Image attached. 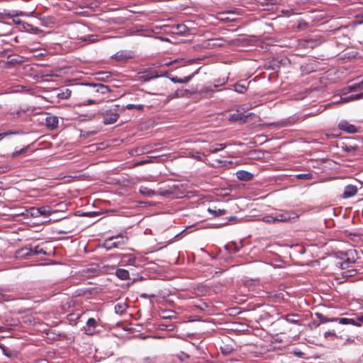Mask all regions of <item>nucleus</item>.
Listing matches in <instances>:
<instances>
[{"label": "nucleus", "instance_id": "nucleus-33", "mask_svg": "<svg viewBox=\"0 0 363 363\" xmlns=\"http://www.w3.org/2000/svg\"><path fill=\"white\" fill-rule=\"evenodd\" d=\"M263 220L266 223H275L276 222L275 220H274L273 214H271L269 216L264 217Z\"/></svg>", "mask_w": 363, "mask_h": 363}, {"label": "nucleus", "instance_id": "nucleus-10", "mask_svg": "<svg viewBox=\"0 0 363 363\" xmlns=\"http://www.w3.org/2000/svg\"><path fill=\"white\" fill-rule=\"evenodd\" d=\"M236 176L240 181H250L252 179L253 174L245 170H239L236 172Z\"/></svg>", "mask_w": 363, "mask_h": 363}, {"label": "nucleus", "instance_id": "nucleus-29", "mask_svg": "<svg viewBox=\"0 0 363 363\" xmlns=\"http://www.w3.org/2000/svg\"><path fill=\"white\" fill-rule=\"evenodd\" d=\"M144 108V106L142 105V104H138V105H135V104H128L126 106V108L128 109V110H130V109H133V108H136L138 110H143Z\"/></svg>", "mask_w": 363, "mask_h": 363}, {"label": "nucleus", "instance_id": "nucleus-16", "mask_svg": "<svg viewBox=\"0 0 363 363\" xmlns=\"http://www.w3.org/2000/svg\"><path fill=\"white\" fill-rule=\"evenodd\" d=\"M233 15H234L233 11L223 12L219 14L218 18L223 21H235V18L230 16Z\"/></svg>", "mask_w": 363, "mask_h": 363}, {"label": "nucleus", "instance_id": "nucleus-30", "mask_svg": "<svg viewBox=\"0 0 363 363\" xmlns=\"http://www.w3.org/2000/svg\"><path fill=\"white\" fill-rule=\"evenodd\" d=\"M362 86H363V79L362 80L361 82H359L358 84H355L352 86H350L349 89L350 91H352L360 89Z\"/></svg>", "mask_w": 363, "mask_h": 363}, {"label": "nucleus", "instance_id": "nucleus-53", "mask_svg": "<svg viewBox=\"0 0 363 363\" xmlns=\"http://www.w3.org/2000/svg\"><path fill=\"white\" fill-rule=\"evenodd\" d=\"M238 252V249L235 248V252Z\"/></svg>", "mask_w": 363, "mask_h": 363}, {"label": "nucleus", "instance_id": "nucleus-11", "mask_svg": "<svg viewBox=\"0 0 363 363\" xmlns=\"http://www.w3.org/2000/svg\"><path fill=\"white\" fill-rule=\"evenodd\" d=\"M45 122L47 127L54 129L57 127L58 118L55 116H48L46 117Z\"/></svg>", "mask_w": 363, "mask_h": 363}, {"label": "nucleus", "instance_id": "nucleus-20", "mask_svg": "<svg viewBox=\"0 0 363 363\" xmlns=\"http://www.w3.org/2000/svg\"><path fill=\"white\" fill-rule=\"evenodd\" d=\"M298 314H289L285 316V320L291 323H298L299 320L297 319Z\"/></svg>", "mask_w": 363, "mask_h": 363}, {"label": "nucleus", "instance_id": "nucleus-5", "mask_svg": "<svg viewBox=\"0 0 363 363\" xmlns=\"http://www.w3.org/2000/svg\"><path fill=\"white\" fill-rule=\"evenodd\" d=\"M338 128L340 130H342L346 133H355L358 132L357 127H356L355 125H354L352 124L349 123L346 121H342L340 122L338 124Z\"/></svg>", "mask_w": 363, "mask_h": 363}, {"label": "nucleus", "instance_id": "nucleus-15", "mask_svg": "<svg viewBox=\"0 0 363 363\" xmlns=\"http://www.w3.org/2000/svg\"><path fill=\"white\" fill-rule=\"evenodd\" d=\"M208 211L214 217L225 215L227 211L225 209L214 208H208Z\"/></svg>", "mask_w": 363, "mask_h": 363}, {"label": "nucleus", "instance_id": "nucleus-27", "mask_svg": "<svg viewBox=\"0 0 363 363\" xmlns=\"http://www.w3.org/2000/svg\"><path fill=\"white\" fill-rule=\"evenodd\" d=\"M71 90L67 89L65 91H62L60 94H58V96L61 99H68L71 96Z\"/></svg>", "mask_w": 363, "mask_h": 363}, {"label": "nucleus", "instance_id": "nucleus-26", "mask_svg": "<svg viewBox=\"0 0 363 363\" xmlns=\"http://www.w3.org/2000/svg\"><path fill=\"white\" fill-rule=\"evenodd\" d=\"M296 178L299 179H311L313 178V174L311 173H304V174H298L296 175Z\"/></svg>", "mask_w": 363, "mask_h": 363}, {"label": "nucleus", "instance_id": "nucleus-22", "mask_svg": "<svg viewBox=\"0 0 363 363\" xmlns=\"http://www.w3.org/2000/svg\"><path fill=\"white\" fill-rule=\"evenodd\" d=\"M315 315L317 317V318L320 320V323H328V322H332L331 321V318H327L326 316H325L322 313H316Z\"/></svg>", "mask_w": 363, "mask_h": 363}, {"label": "nucleus", "instance_id": "nucleus-43", "mask_svg": "<svg viewBox=\"0 0 363 363\" xmlns=\"http://www.w3.org/2000/svg\"><path fill=\"white\" fill-rule=\"evenodd\" d=\"M357 320L363 324V315H357Z\"/></svg>", "mask_w": 363, "mask_h": 363}, {"label": "nucleus", "instance_id": "nucleus-12", "mask_svg": "<svg viewBox=\"0 0 363 363\" xmlns=\"http://www.w3.org/2000/svg\"><path fill=\"white\" fill-rule=\"evenodd\" d=\"M87 85L95 89V91H96V92H100L101 94H106L109 91L108 87L102 84H88Z\"/></svg>", "mask_w": 363, "mask_h": 363}, {"label": "nucleus", "instance_id": "nucleus-44", "mask_svg": "<svg viewBox=\"0 0 363 363\" xmlns=\"http://www.w3.org/2000/svg\"><path fill=\"white\" fill-rule=\"evenodd\" d=\"M94 103V100H91V99H89L87 101L86 103H85L84 104L85 105H90V104H93Z\"/></svg>", "mask_w": 363, "mask_h": 363}, {"label": "nucleus", "instance_id": "nucleus-48", "mask_svg": "<svg viewBox=\"0 0 363 363\" xmlns=\"http://www.w3.org/2000/svg\"><path fill=\"white\" fill-rule=\"evenodd\" d=\"M6 329L5 327H3V326H0V332H2V331H4Z\"/></svg>", "mask_w": 363, "mask_h": 363}, {"label": "nucleus", "instance_id": "nucleus-31", "mask_svg": "<svg viewBox=\"0 0 363 363\" xmlns=\"http://www.w3.org/2000/svg\"><path fill=\"white\" fill-rule=\"evenodd\" d=\"M239 119H240V118H239V112L232 113L229 117L230 121H239Z\"/></svg>", "mask_w": 363, "mask_h": 363}, {"label": "nucleus", "instance_id": "nucleus-3", "mask_svg": "<svg viewBox=\"0 0 363 363\" xmlns=\"http://www.w3.org/2000/svg\"><path fill=\"white\" fill-rule=\"evenodd\" d=\"M118 117H119V115L117 113V110L116 108L110 109L103 113V119H104V123L105 124L114 123L115 122L117 121Z\"/></svg>", "mask_w": 363, "mask_h": 363}, {"label": "nucleus", "instance_id": "nucleus-35", "mask_svg": "<svg viewBox=\"0 0 363 363\" xmlns=\"http://www.w3.org/2000/svg\"><path fill=\"white\" fill-rule=\"evenodd\" d=\"M9 300V296L6 294H3L0 291V302L8 301Z\"/></svg>", "mask_w": 363, "mask_h": 363}, {"label": "nucleus", "instance_id": "nucleus-47", "mask_svg": "<svg viewBox=\"0 0 363 363\" xmlns=\"http://www.w3.org/2000/svg\"><path fill=\"white\" fill-rule=\"evenodd\" d=\"M354 272V270H352V272H350V271H349V272H346L347 274V273H350L349 274H347L346 276H348V277H352V276H353V275H354V274L350 273V272Z\"/></svg>", "mask_w": 363, "mask_h": 363}, {"label": "nucleus", "instance_id": "nucleus-36", "mask_svg": "<svg viewBox=\"0 0 363 363\" xmlns=\"http://www.w3.org/2000/svg\"><path fill=\"white\" fill-rule=\"evenodd\" d=\"M96 40V36L93 35L84 37V38L83 39V40H89L91 42H94Z\"/></svg>", "mask_w": 363, "mask_h": 363}, {"label": "nucleus", "instance_id": "nucleus-40", "mask_svg": "<svg viewBox=\"0 0 363 363\" xmlns=\"http://www.w3.org/2000/svg\"><path fill=\"white\" fill-rule=\"evenodd\" d=\"M170 80L174 83H179L182 84L181 78H178L177 77H172L170 78Z\"/></svg>", "mask_w": 363, "mask_h": 363}, {"label": "nucleus", "instance_id": "nucleus-51", "mask_svg": "<svg viewBox=\"0 0 363 363\" xmlns=\"http://www.w3.org/2000/svg\"><path fill=\"white\" fill-rule=\"evenodd\" d=\"M38 363H46L45 360H42L40 362H39Z\"/></svg>", "mask_w": 363, "mask_h": 363}, {"label": "nucleus", "instance_id": "nucleus-32", "mask_svg": "<svg viewBox=\"0 0 363 363\" xmlns=\"http://www.w3.org/2000/svg\"><path fill=\"white\" fill-rule=\"evenodd\" d=\"M252 115V113H250L247 115H245L243 113H239V118H240V119H239V121L244 123V122H245L246 118Z\"/></svg>", "mask_w": 363, "mask_h": 363}, {"label": "nucleus", "instance_id": "nucleus-46", "mask_svg": "<svg viewBox=\"0 0 363 363\" xmlns=\"http://www.w3.org/2000/svg\"><path fill=\"white\" fill-rule=\"evenodd\" d=\"M85 333L87 335H92L93 333L91 331H89V330H85Z\"/></svg>", "mask_w": 363, "mask_h": 363}, {"label": "nucleus", "instance_id": "nucleus-49", "mask_svg": "<svg viewBox=\"0 0 363 363\" xmlns=\"http://www.w3.org/2000/svg\"><path fill=\"white\" fill-rule=\"evenodd\" d=\"M235 217H234V216H230V217L229 218V219H228V220H231L235 219Z\"/></svg>", "mask_w": 363, "mask_h": 363}, {"label": "nucleus", "instance_id": "nucleus-24", "mask_svg": "<svg viewBox=\"0 0 363 363\" xmlns=\"http://www.w3.org/2000/svg\"><path fill=\"white\" fill-rule=\"evenodd\" d=\"M189 155L193 158H195L198 160H202V158L203 157V154L200 152H198V151H196V152H189Z\"/></svg>", "mask_w": 363, "mask_h": 363}, {"label": "nucleus", "instance_id": "nucleus-41", "mask_svg": "<svg viewBox=\"0 0 363 363\" xmlns=\"http://www.w3.org/2000/svg\"><path fill=\"white\" fill-rule=\"evenodd\" d=\"M24 151H25L24 148H23L18 151H16L13 153V157H16V156L19 155L20 154L24 152Z\"/></svg>", "mask_w": 363, "mask_h": 363}, {"label": "nucleus", "instance_id": "nucleus-8", "mask_svg": "<svg viewBox=\"0 0 363 363\" xmlns=\"http://www.w3.org/2000/svg\"><path fill=\"white\" fill-rule=\"evenodd\" d=\"M357 192V188L354 185H347L345 187L342 197L345 199L350 198L354 196Z\"/></svg>", "mask_w": 363, "mask_h": 363}, {"label": "nucleus", "instance_id": "nucleus-1", "mask_svg": "<svg viewBox=\"0 0 363 363\" xmlns=\"http://www.w3.org/2000/svg\"><path fill=\"white\" fill-rule=\"evenodd\" d=\"M128 237L123 235H118L106 239L104 243V247L110 250L113 248L119 247L128 242Z\"/></svg>", "mask_w": 363, "mask_h": 363}, {"label": "nucleus", "instance_id": "nucleus-50", "mask_svg": "<svg viewBox=\"0 0 363 363\" xmlns=\"http://www.w3.org/2000/svg\"><path fill=\"white\" fill-rule=\"evenodd\" d=\"M227 82V80H226V79H223V82H222V83H221V84H225V82Z\"/></svg>", "mask_w": 363, "mask_h": 363}, {"label": "nucleus", "instance_id": "nucleus-7", "mask_svg": "<svg viewBox=\"0 0 363 363\" xmlns=\"http://www.w3.org/2000/svg\"><path fill=\"white\" fill-rule=\"evenodd\" d=\"M136 257L132 254L122 255L120 264L122 266H133L135 264Z\"/></svg>", "mask_w": 363, "mask_h": 363}, {"label": "nucleus", "instance_id": "nucleus-52", "mask_svg": "<svg viewBox=\"0 0 363 363\" xmlns=\"http://www.w3.org/2000/svg\"><path fill=\"white\" fill-rule=\"evenodd\" d=\"M14 40H15V42L18 43V38H17V37H16V38H15V39H14Z\"/></svg>", "mask_w": 363, "mask_h": 363}, {"label": "nucleus", "instance_id": "nucleus-42", "mask_svg": "<svg viewBox=\"0 0 363 363\" xmlns=\"http://www.w3.org/2000/svg\"><path fill=\"white\" fill-rule=\"evenodd\" d=\"M178 29L179 30L180 32H184L185 26L183 25H179L178 26Z\"/></svg>", "mask_w": 363, "mask_h": 363}, {"label": "nucleus", "instance_id": "nucleus-9", "mask_svg": "<svg viewBox=\"0 0 363 363\" xmlns=\"http://www.w3.org/2000/svg\"><path fill=\"white\" fill-rule=\"evenodd\" d=\"M332 322H337L340 324L342 325H353L356 326H360L361 325L359 323H357L354 319L352 318H331Z\"/></svg>", "mask_w": 363, "mask_h": 363}, {"label": "nucleus", "instance_id": "nucleus-34", "mask_svg": "<svg viewBox=\"0 0 363 363\" xmlns=\"http://www.w3.org/2000/svg\"><path fill=\"white\" fill-rule=\"evenodd\" d=\"M21 15H23V12H21L20 13H16V15L9 14V16H11V17H16V16H21ZM13 23L15 24H21V20L16 19L15 18H13Z\"/></svg>", "mask_w": 363, "mask_h": 363}, {"label": "nucleus", "instance_id": "nucleus-17", "mask_svg": "<svg viewBox=\"0 0 363 363\" xmlns=\"http://www.w3.org/2000/svg\"><path fill=\"white\" fill-rule=\"evenodd\" d=\"M139 191L141 194L145 195L147 197H152L155 194L153 190L145 186H141L139 189Z\"/></svg>", "mask_w": 363, "mask_h": 363}, {"label": "nucleus", "instance_id": "nucleus-13", "mask_svg": "<svg viewBox=\"0 0 363 363\" xmlns=\"http://www.w3.org/2000/svg\"><path fill=\"white\" fill-rule=\"evenodd\" d=\"M116 275L121 280H127L129 279V272L125 269H117L116 271Z\"/></svg>", "mask_w": 363, "mask_h": 363}, {"label": "nucleus", "instance_id": "nucleus-39", "mask_svg": "<svg viewBox=\"0 0 363 363\" xmlns=\"http://www.w3.org/2000/svg\"><path fill=\"white\" fill-rule=\"evenodd\" d=\"M191 77H192V76L189 75V76L185 77L184 78H181L182 84H185V83L189 82L190 81V79H191Z\"/></svg>", "mask_w": 363, "mask_h": 363}, {"label": "nucleus", "instance_id": "nucleus-18", "mask_svg": "<svg viewBox=\"0 0 363 363\" xmlns=\"http://www.w3.org/2000/svg\"><path fill=\"white\" fill-rule=\"evenodd\" d=\"M225 147H226V145L224 143H218V144L213 145L209 148V152L215 153L216 152L223 150Z\"/></svg>", "mask_w": 363, "mask_h": 363}, {"label": "nucleus", "instance_id": "nucleus-19", "mask_svg": "<svg viewBox=\"0 0 363 363\" xmlns=\"http://www.w3.org/2000/svg\"><path fill=\"white\" fill-rule=\"evenodd\" d=\"M363 98V91L359 94H351L348 97L342 98L344 101L358 100Z\"/></svg>", "mask_w": 363, "mask_h": 363}, {"label": "nucleus", "instance_id": "nucleus-38", "mask_svg": "<svg viewBox=\"0 0 363 363\" xmlns=\"http://www.w3.org/2000/svg\"><path fill=\"white\" fill-rule=\"evenodd\" d=\"M16 133L15 132H5V133H0V140L1 139H3L4 138H5L6 136L7 135H13V134H15Z\"/></svg>", "mask_w": 363, "mask_h": 363}, {"label": "nucleus", "instance_id": "nucleus-23", "mask_svg": "<svg viewBox=\"0 0 363 363\" xmlns=\"http://www.w3.org/2000/svg\"><path fill=\"white\" fill-rule=\"evenodd\" d=\"M36 213H40V215H48L50 214V208L48 206H42L35 210Z\"/></svg>", "mask_w": 363, "mask_h": 363}, {"label": "nucleus", "instance_id": "nucleus-6", "mask_svg": "<svg viewBox=\"0 0 363 363\" xmlns=\"http://www.w3.org/2000/svg\"><path fill=\"white\" fill-rule=\"evenodd\" d=\"M117 61H125L133 57V53L128 50H120L111 57Z\"/></svg>", "mask_w": 363, "mask_h": 363}, {"label": "nucleus", "instance_id": "nucleus-45", "mask_svg": "<svg viewBox=\"0 0 363 363\" xmlns=\"http://www.w3.org/2000/svg\"><path fill=\"white\" fill-rule=\"evenodd\" d=\"M178 62V60H176L172 61V62H166V63H165V65H169L172 64L173 62Z\"/></svg>", "mask_w": 363, "mask_h": 363}, {"label": "nucleus", "instance_id": "nucleus-4", "mask_svg": "<svg viewBox=\"0 0 363 363\" xmlns=\"http://www.w3.org/2000/svg\"><path fill=\"white\" fill-rule=\"evenodd\" d=\"M43 252V250L40 249L38 250V247H35L34 249L32 248H22L20 250L17 251L16 256L19 257H30L32 255L40 254Z\"/></svg>", "mask_w": 363, "mask_h": 363}, {"label": "nucleus", "instance_id": "nucleus-25", "mask_svg": "<svg viewBox=\"0 0 363 363\" xmlns=\"http://www.w3.org/2000/svg\"><path fill=\"white\" fill-rule=\"evenodd\" d=\"M247 90V88L245 86V85L244 84H235V91L238 93H240V94H243Z\"/></svg>", "mask_w": 363, "mask_h": 363}, {"label": "nucleus", "instance_id": "nucleus-37", "mask_svg": "<svg viewBox=\"0 0 363 363\" xmlns=\"http://www.w3.org/2000/svg\"><path fill=\"white\" fill-rule=\"evenodd\" d=\"M16 133L15 132H5V133H0V140L1 139H3L4 138H5L6 136L7 135H13V134H15Z\"/></svg>", "mask_w": 363, "mask_h": 363}, {"label": "nucleus", "instance_id": "nucleus-14", "mask_svg": "<svg viewBox=\"0 0 363 363\" xmlns=\"http://www.w3.org/2000/svg\"><path fill=\"white\" fill-rule=\"evenodd\" d=\"M128 305L125 302L118 303L115 305V312L118 315H123L125 313Z\"/></svg>", "mask_w": 363, "mask_h": 363}, {"label": "nucleus", "instance_id": "nucleus-2", "mask_svg": "<svg viewBox=\"0 0 363 363\" xmlns=\"http://www.w3.org/2000/svg\"><path fill=\"white\" fill-rule=\"evenodd\" d=\"M274 220L276 222H290L298 218V214L289 211H279L273 213Z\"/></svg>", "mask_w": 363, "mask_h": 363}, {"label": "nucleus", "instance_id": "nucleus-28", "mask_svg": "<svg viewBox=\"0 0 363 363\" xmlns=\"http://www.w3.org/2000/svg\"><path fill=\"white\" fill-rule=\"evenodd\" d=\"M86 326L89 328H95L97 326V323L94 318H90L86 322Z\"/></svg>", "mask_w": 363, "mask_h": 363}, {"label": "nucleus", "instance_id": "nucleus-21", "mask_svg": "<svg viewBox=\"0 0 363 363\" xmlns=\"http://www.w3.org/2000/svg\"><path fill=\"white\" fill-rule=\"evenodd\" d=\"M324 337L325 338H330V339H334V338H341V339H343L344 337L342 336V335H340L338 336L334 331H327L324 333Z\"/></svg>", "mask_w": 363, "mask_h": 363}]
</instances>
